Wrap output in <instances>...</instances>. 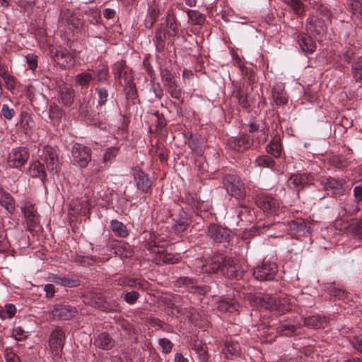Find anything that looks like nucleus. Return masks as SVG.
Instances as JSON below:
<instances>
[{
    "instance_id": "31",
    "label": "nucleus",
    "mask_w": 362,
    "mask_h": 362,
    "mask_svg": "<svg viewBox=\"0 0 362 362\" xmlns=\"http://www.w3.org/2000/svg\"><path fill=\"white\" fill-rule=\"evenodd\" d=\"M192 349L196 351L202 361H204L208 359V347L206 343H204L199 339H196L193 341Z\"/></svg>"
},
{
    "instance_id": "54",
    "label": "nucleus",
    "mask_w": 362,
    "mask_h": 362,
    "mask_svg": "<svg viewBox=\"0 0 362 362\" xmlns=\"http://www.w3.org/2000/svg\"><path fill=\"white\" fill-rule=\"evenodd\" d=\"M60 98L65 105H69L74 98V93L69 89H64L61 91Z\"/></svg>"
},
{
    "instance_id": "26",
    "label": "nucleus",
    "mask_w": 362,
    "mask_h": 362,
    "mask_svg": "<svg viewBox=\"0 0 362 362\" xmlns=\"http://www.w3.org/2000/svg\"><path fill=\"white\" fill-rule=\"evenodd\" d=\"M272 99L276 105H284L287 103L288 98L284 91V87L281 83H276L272 89Z\"/></svg>"
},
{
    "instance_id": "24",
    "label": "nucleus",
    "mask_w": 362,
    "mask_h": 362,
    "mask_svg": "<svg viewBox=\"0 0 362 362\" xmlns=\"http://www.w3.org/2000/svg\"><path fill=\"white\" fill-rule=\"evenodd\" d=\"M83 301L91 306L102 308L105 303V298L100 292L90 291L83 296Z\"/></svg>"
},
{
    "instance_id": "47",
    "label": "nucleus",
    "mask_w": 362,
    "mask_h": 362,
    "mask_svg": "<svg viewBox=\"0 0 362 362\" xmlns=\"http://www.w3.org/2000/svg\"><path fill=\"white\" fill-rule=\"evenodd\" d=\"M255 163L257 166L264 168H272L275 164L274 160L267 156H261L257 157Z\"/></svg>"
},
{
    "instance_id": "23",
    "label": "nucleus",
    "mask_w": 362,
    "mask_h": 362,
    "mask_svg": "<svg viewBox=\"0 0 362 362\" xmlns=\"http://www.w3.org/2000/svg\"><path fill=\"white\" fill-rule=\"evenodd\" d=\"M298 42L300 49L304 52L313 53L316 49V43L309 35H298Z\"/></svg>"
},
{
    "instance_id": "51",
    "label": "nucleus",
    "mask_w": 362,
    "mask_h": 362,
    "mask_svg": "<svg viewBox=\"0 0 362 362\" xmlns=\"http://www.w3.org/2000/svg\"><path fill=\"white\" fill-rule=\"evenodd\" d=\"M189 147L194 151L198 155H202L204 152L202 142L197 139L191 137L190 140L189 141Z\"/></svg>"
},
{
    "instance_id": "49",
    "label": "nucleus",
    "mask_w": 362,
    "mask_h": 362,
    "mask_svg": "<svg viewBox=\"0 0 362 362\" xmlns=\"http://www.w3.org/2000/svg\"><path fill=\"white\" fill-rule=\"evenodd\" d=\"M54 281L64 286L74 287L78 285L76 279H69L66 276L56 277Z\"/></svg>"
},
{
    "instance_id": "5",
    "label": "nucleus",
    "mask_w": 362,
    "mask_h": 362,
    "mask_svg": "<svg viewBox=\"0 0 362 362\" xmlns=\"http://www.w3.org/2000/svg\"><path fill=\"white\" fill-rule=\"evenodd\" d=\"M71 155L73 163L81 168H86L91 160V149L82 144H74Z\"/></svg>"
},
{
    "instance_id": "6",
    "label": "nucleus",
    "mask_w": 362,
    "mask_h": 362,
    "mask_svg": "<svg viewBox=\"0 0 362 362\" xmlns=\"http://www.w3.org/2000/svg\"><path fill=\"white\" fill-rule=\"evenodd\" d=\"M277 273V266L274 262H263L254 269L253 275L259 281H270L274 279Z\"/></svg>"
},
{
    "instance_id": "28",
    "label": "nucleus",
    "mask_w": 362,
    "mask_h": 362,
    "mask_svg": "<svg viewBox=\"0 0 362 362\" xmlns=\"http://www.w3.org/2000/svg\"><path fill=\"white\" fill-rule=\"evenodd\" d=\"M0 204L9 214H13L15 210V202L13 197L6 192L0 188Z\"/></svg>"
},
{
    "instance_id": "7",
    "label": "nucleus",
    "mask_w": 362,
    "mask_h": 362,
    "mask_svg": "<svg viewBox=\"0 0 362 362\" xmlns=\"http://www.w3.org/2000/svg\"><path fill=\"white\" fill-rule=\"evenodd\" d=\"M226 191L238 199H243L246 195L244 184L234 175L228 176L224 183Z\"/></svg>"
},
{
    "instance_id": "58",
    "label": "nucleus",
    "mask_w": 362,
    "mask_h": 362,
    "mask_svg": "<svg viewBox=\"0 0 362 362\" xmlns=\"http://www.w3.org/2000/svg\"><path fill=\"white\" fill-rule=\"evenodd\" d=\"M107 74V70L106 68H102L94 72V76L93 78V81H95L96 83L101 82L106 79V76Z\"/></svg>"
},
{
    "instance_id": "11",
    "label": "nucleus",
    "mask_w": 362,
    "mask_h": 362,
    "mask_svg": "<svg viewBox=\"0 0 362 362\" xmlns=\"http://www.w3.org/2000/svg\"><path fill=\"white\" fill-rule=\"evenodd\" d=\"M59 23L60 26H67L73 32H78L81 25L80 18L69 9H64L62 11Z\"/></svg>"
},
{
    "instance_id": "63",
    "label": "nucleus",
    "mask_w": 362,
    "mask_h": 362,
    "mask_svg": "<svg viewBox=\"0 0 362 362\" xmlns=\"http://www.w3.org/2000/svg\"><path fill=\"white\" fill-rule=\"evenodd\" d=\"M2 78L4 81L6 88L8 90H11L15 88L16 82L14 78L11 74L8 73L4 77H2Z\"/></svg>"
},
{
    "instance_id": "30",
    "label": "nucleus",
    "mask_w": 362,
    "mask_h": 362,
    "mask_svg": "<svg viewBox=\"0 0 362 362\" xmlns=\"http://www.w3.org/2000/svg\"><path fill=\"white\" fill-rule=\"evenodd\" d=\"M344 181L329 177L324 182L326 189H330L334 194H341L344 192Z\"/></svg>"
},
{
    "instance_id": "1",
    "label": "nucleus",
    "mask_w": 362,
    "mask_h": 362,
    "mask_svg": "<svg viewBox=\"0 0 362 362\" xmlns=\"http://www.w3.org/2000/svg\"><path fill=\"white\" fill-rule=\"evenodd\" d=\"M238 264L233 259L224 257L218 254L215 255L202 266V271L206 273H217L228 278H235L238 276Z\"/></svg>"
},
{
    "instance_id": "9",
    "label": "nucleus",
    "mask_w": 362,
    "mask_h": 362,
    "mask_svg": "<svg viewBox=\"0 0 362 362\" xmlns=\"http://www.w3.org/2000/svg\"><path fill=\"white\" fill-rule=\"evenodd\" d=\"M42 160L46 163L47 170L53 175L59 171V159L56 150L51 146H46L41 155Z\"/></svg>"
},
{
    "instance_id": "56",
    "label": "nucleus",
    "mask_w": 362,
    "mask_h": 362,
    "mask_svg": "<svg viewBox=\"0 0 362 362\" xmlns=\"http://www.w3.org/2000/svg\"><path fill=\"white\" fill-rule=\"evenodd\" d=\"M127 70L124 62H117L114 64V74L115 78L118 80L122 76L124 72Z\"/></svg>"
},
{
    "instance_id": "61",
    "label": "nucleus",
    "mask_w": 362,
    "mask_h": 362,
    "mask_svg": "<svg viewBox=\"0 0 362 362\" xmlns=\"http://www.w3.org/2000/svg\"><path fill=\"white\" fill-rule=\"evenodd\" d=\"M139 297V293L137 291H133L127 292L124 296V300L130 305L134 304Z\"/></svg>"
},
{
    "instance_id": "18",
    "label": "nucleus",
    "mask_w": 362,
    "mask_h": 362,
    "mask_svg": "<svg viewBox=\"0 0 362 362\" xmlns=\"http://www.w3.org/2000/svg\"><path fill=\"white\" fill-rule=\"evenodd\" d=\"M22 211L24 213L27 226L29 230H32L39 223L40 218L35 208L32 204H26Z\"/></svg>"
},
{
    "instance_id": "20",
    "label": "nucleus",
    "mask_w": 362,
    "mask_h": 362,
    "mask_svg": "<svg viewBox=\"0 0 362 362\" xmlns=\"http://www.w3.org/2000/svg\"><path fill=\"white\" fill-rule=\"evenodd\" d=\"M208 235L216 242L227 241L229 238V231L216 224L210 225L208 228Z\"/></svg>"
},
{
    "instance_id": "43",
    "label": "nucleus",
    "mask_w": 362,
    "mask_h": 362,
    "mask_svg": "<svg viewBox=\"0 0 362 362\" xmlns=\"http://www.w3.org/2000/svg\"><path fill=\"white\" fill-rule=\"evenodd\" d=\"M134 78L130 71L128 69L122 74V76L118 79L119 83L125 88H132Z\"/></svg>"
},
{
    "instance_id": "3",
    "label": "nucleus",
    "mask_w": 362,
    "mask_h": 362,
    "mask_svg": "<svg viewBox=\"0 0 362 362\" xmlns=\"http://www.w3.org/2000/svg\"><path fill=\"white\" fill-rule=\"evenodd\" d=\"M64 342V331L60 327L54 329L49 339V349L54 361H57L61 358Z\"/></svg>"
},
{
    "instance_id": "29",
    "label": "nucleus",
    "mask_w": 362,
    "mask_h": 362,
    "mask_svg": "<svg viewBox=\"0 0 362 362\" xmlns=\"http://www.w3.org/2000/svg\"><path fill=\"white\" fill-rule=\"evenodd\" d=\"M240 308V305L233 299H223L218 303V309L223 313H233L238 312Z\"/></svg>"
},
{
    "instance_id": "8",
    "label": "nucleus",
    "mask_w": 362,
    "mask_h": 362,
    "mask_svg": "<svg viewBox=\"0 0 362 362\" xmlns=\"http://www.w3.org/2000/svg\"><path fill=\"white\" fill-rule=\"evenodd\" d=\"M313 180V176L309 173L294 174L288 179L287 186L290 189L298 192L306 185L312 184Z\"/></svg>"
},
{
    "instance_id": "41",
    "label": "nucleus",
    "mask_w": 362,
    "mask_h": 362,
    "mask_svg": "<svg viewBox=\"0 0 362 362\" xmlns=\"http://www.w3.org/2000/svg\"><path fill=\"white\" fill-rule=\"evenodd\" d=\"M16 313V308L13 304H6L4 308L0 309V317L3 320L11 319Z\"/></svg>"
},
{
    "instance_id": "27",
    "label": "nucleus",
    "mask_w": 362,
    "mask_h": 362,
    "mask_svg": "<svg viewBox=\"0 0 362 362\" xmlns=\"http://www.w3.org/2000/svg\"><path fill=\"white\" fill-rule=\"evenodd\" d=\"M223 353L228 357H237L240 353V346L239 343L232 339H226L224 342Z\"/></svg>"
},
{
    "instance_id": "15",
    "label": "nucleus",
    "mask_w": 362,
    "mask_h": 362,
    "mask_svg": "<svg viewBox=\"0 0 362 362\" xmlns=\"http://www.w3.org/2000/svg\"><path fill=\"white\" fill-rule=\"evenodd\" d=\"M174 286L177 288H185L191 293L204 295L208 291L207 286H197L191 279L180 277L174 283Z\"/></svg>"
},
{
    "instance_id": "4",
    "label": "nucleus",
    "mask_w": 362,
    "mask_h": 362,
    "mask_svg": "<svg viewBox=\"0 0 362 362\" xmlns=\"http://www.w3.org/2000/svg\"><path fill=\"white\" fill-rule=\"evenodd\" d=\"M165 28L160 25L156 31V38L158 43H163L167 36L174 37L177 34L178 29L175 16L168 13L166 16Z\"/></svg>"
},
{
    "instance_id": "35",
    "label": "nucleus",
    "mask_w": 362,
    "mask_h": 362,
    "mask_svg": "<svg viewBox=\"0 0 362 362\" xmlns=\"http://www.w3.org/2000/svg\"><path fill=\"white\" fill-rule=\"evenodd\" d=\"M267 151L275 158L280 157L282 151V146L279 138L274 137L267 146Z\"/></svg>"
},
{
    "instance_id": "10",
    "label": "nucleus",
    "mask_w": 362,
    "mask_h": 362,
    "mask_svg": "<svg viewBox=\"0 0 362 362\" xmlns=\"http://www.w3.org/2000/svg\"><path fill=\"white\" fill-rule=\"evenodd\" d=\"M256 203L258 207L267 215H275L279 209V200L268 195H259Z\"/></svg>"
},
{
    "instance_id": "44",
    "label": "nucleus",
    "mask_w": 362,
    "mask_h": 362,
    "mask_svg": "<svg viewBox=\"0 0 362 362\" xmlns=\"http://www.w3.org/2000/svg\"><path fill=\"white\" fill-rule=\"evenodd\" d=\"M182 214H184V216H182L179 220L176 221V223L173 226L175 230L178 233L185 231L189 224V221L187 214L185 212H182Z\"/></svg>"
},
{
    "instance_id": "62",
    "label": "nucleus",
    "mask_w": 362,
    "mask_h": 362,
    "mask_svg": "<svg viewBox=\"0 0 362 362\" xmlns=\"http://www.w3.org/2000/svg\"><path fill=\"white\" fill-rule=\"evenodd\" d=\"M1 112L4 117L8 120L11 119L15 114L14 110L6 104L2 105Z\"/></svg>"
},
{
    "instance_id": "19",
    "label": "nucleus",
    "mask_w": 362,
    "mask_h": 362,
    "mask_svg": "<svg viewBox=\"0 0 362 362\" xmlns=\"http://www.w3.org/2000/svg\"><path fill=\"white\" fill-rule=\"evenodd\" d=\"M288 227L292 235H304L306 233H309L310 231L308 222L300 218H298L289 221L288 223Z\"/></svg>"
},
{
    "instance_id": "12",
    "label": "nucleus",
    "mask_w": 362,
    "mask_h": 362,
    "mask_svg": "<svg viewBox=\"0 0 362 362\" xmlns=\"http://www.w3.org/2000/svg\"><path fill=\"white\" fill-rule=\"evenodd\" d=\"M77 313L75 307L69 305H55L50 311V315L53 320H69L74 317Z\"/></svg>"
},
{
    "instance_id": "22",
    "label": "nucleus",
    "mask_w": 362,
    "mask_h": 362,
    "mask_svg": "<svg viewBox=\"0 0 362 362\" xmlns=\"http://www.w3.org/2000/svg\"><path fill=\"white\" fill-rule=\"evenodd\" d=\"M54 57L56 62L61 66L70 67L74 64V57L66 49L57 50Z\"/></svg>"
},
{
    "instance_id": "55",
    "label": "nucleus",
    "mask_w": 362,
    "mask_h": 362,
    "mask_svg": "<svg viewBox=\"0 0 362 362\" xmlns=\"http://www.w3.org/2000/svg\"><path fill=\"white\" fill-rule=\"evenodd\" d=\"M118 153V148L115 147H111L106 150L104 156L103 160L105 163H111Z\"/></svg>"
},
{
    "instance_id": "57",
    "label": "nucleus",
    "mask_w": 362,
    "mask_h": 362,
    "mask_svg": "<svg viewBox=\"0 0 362 362\" xmlns=\"http://www.w3.org/2000/svg\"><path fill=\"white\" fill-rule=\"evenodd\" d=\"M21 127L24 129L26 134H28L29 131L34 126V121L32 119V118L29 116H25L23 117L21 122Z\"/></svg>"
},
{
    "instance_id": "37",
    "label": "nucleus",
    "mask_w": 362,
    "mask_h": 362,
    "mask_svg": "<svg viewBox=\"0 0 362 362\" xmlns=\"http://www.w3.org/2000/svg\"><path fill=\"white\" fill-rule=\"evenodd\" d=\"M93 76L90 73L83 72L75 76V82L77 86L82 88H87L90 81H93Z\"/></svg>"
},
{
    "instance_id": "48",
    "label": "nucleus",
    "mask_w": 362,
    "mask_h": 362,
    "mask_svg": "<svg viewBox=\"0 0 362 362\" xmlns=\"http://www.w3.org/2000/svg\"><path fill=\"white\" fill-rule=\"evenodd\" d=\"M332 161L337 168L341 169L347 168L351 163L350 159L343 156H337L333 157Z\"/></svg>"
},
{
    "instance_id": "39",
    "label": "nucleus",
    "mask_w": 362,
    "mask_h": 362,
    "mask_svg": "<svg viewBox=\"0 0 362 362\" xmlns=\"http://www.w3.org/2000/svg\"><path fill=\"white\" fill-rule=\"evenodd\" d=\"M112 230L118 236L126 238L129 235L127 227L117 220H112L110 222Z\"/></svg>"
},
{
    "instance_id": "45",
    "label": "nucleus",
    "mask_w": 362,
    "mask_h": 362,
    "mask_svg": "<svg viewBox=\"0 0 362 362\" xmlns=\"http://www.w3.org/2000/svg\"><path fill=\"white\" fill-rule=\"evenodd\" d=\"M168 89L171 96L174 98H179L181 94L180 89L173 78L170 76L168 78Z\"/></svg>"
},
{
    "instance_id": "59",
    "label": "nucleus",
    "mask_w": 362,
    "mask_h": 362,
    "mask_svg": "<svg viewBox=\"0 0 362 362\" xmlns=\"http://www.w3.org/2000/svg\"><path fill=\"white\" fill-rule=\"evenodd\" d=\"M158 344L161 346L162 350L164 353L168 354L172 351L173 345L169 339L166 338L160 339L158 341Z\"/></svg>"
},
{
    "instance_id": "25",
    "label": "nucleus",
    "mask_w": 362,
    "mask_h": 362,
    "mask_svg": "<svg viewBox=\"0 0 362 362\" xmlns=\"http://www.w3.org/2000/svg\"><path fill=\"white\" fill-rule=\"evenodd\" d=\"M160 6L157 4V0H153L152 4L148 6L145 23L146 27L151 28L156 22L160 13Z\"/></svg>"
},
{
    "instance_id": "17",
    "label": "nucleus",
    "mask_w": 362,
    "mask_h": 362,
    "mask_svg": "<svg viewBox=\"0 0 362 362\" xmlns=\"http://www.w3.org/2000/svg\"><path fill=\"white\" fill-rule=\"evenodd\" d=\"M255 300L260 307L264 309L278 310L279 312L289 309L288 308L281 309L277 303L276 298L269 294L259 293L255 296Z\"/></svg>"
},
{
    "instance_id": "16",
    "label": "nucleus",
    "mask_w": 362,
    "mask_h": 362,
    "mask_svg": "<svg viewBox=\"0 0 362 362\" xmlns=\"http://www.w3.org/2000/svg\"><path fill=\"white\" fill-rule=\"evenodd\" d=\"M133 175L137 189L143 193L148 192L152 185L148 175L140 168L135 169Z\"/></svg>"
},
{
    "instance_id": "64",
    "label": "nucleus",
    "mask_w": 362,
    "mask_h": 362,
    "mask_svg": "<svg viewBox=\"0 0 362 362\" xmlns=\"http://www.w3.org/2000/svg\"><path fill=\"white\" fill-rule=\"evenodd\" d=\"M4 356L6 362H20L19 357L11 350H6Z\"/></svg>"
},
{
    "instance_id": "2",
    "label": "nucleus",
    "mask_w": 362,
    "mask_h": 362,
    "mask_svg": "<svg viewBox=\"0 0 362 362\" xmlns=\"http://www.w3.org/2000/svg\"><path fill=\"white\" fill-rule=\"evenodd\" d=\"M148 250L153 255V261L157 264H175L182 258L180 254L168 252V249L163 244L155 242L148 244Z\"/></svg>"
},
{
    "instance_id": "21",
    "label": "nucleus",
    "mask_w": 362,
    "mask_h": 362,
    "mask_svg": "<svg viewBox=\"0 0 362 362\" xmlns=\"http://www.w3.org/2000/svg\"><path fill=\"white\" fill-rule=\"evenodd\" d=\"M250 146V142L247 136L232 137L227 142L228 148L237 152L243 151Z\"/></svg>"
},
{
    "instance_id": "46",
    "label": "nucleus",
    "mask_w": 362,
    "mask_h": 362,
    "mask_svg": "<svg viewBox=\"0 0 362 362\" xmlns=\"http://www.w3.org/2000/svg\"><path fill=\"white\" fill-rule=\"evenodd\" d=\"M349 230L356 238L362 239V220L354 221L349 226Z\"/></svg>"
},
{
    "instance_id": "52",
    "label": "nucleus",
    "mask_w": 362,
    "mask_h": 362,
    "mask_svg": "<svg viewBox=\"0 0 362 362\" xmlns=\"http://www.w3.org/2000/svg\"><path fill=\"white\" fill-rule=\"evenodd\" d=\"M26 63L30 69L35 71L38 65V57L34 53H30L25 56Z\"/></svg>"
},
{
    "instance_id": "60",
    "label": "nucleus",
    "mask_w": 362,
    "mask_h": 362,
    "mask_svg": "<svg viewBox=\"0 0 362 362\" xmlns=\"http://www.w3.org/2000/svg\"><path fill=\"white\" fill-rule=\"evenodd\" d=\"M281 332L284 335L291 336L296 333V327L293 325L284 324L281 326Z\"/></svg>"
},
{
    "instance_id": "34",
    "label": "nucleus",
    "mask_w": 362,
    "mask_h": 362,
    "mask_svg": "<svg viewBox=\"0 0 362 362\" xmlns=\"http://www.w3.org/2000/svg\"><path fill=\"white\" fill-rule=\"evenodd\" d=\"M351 75L356 83L362 85V56L352 64Z\"/></svg>"
},
{
    "instance_id": "38",
    "label": "nucleus",
    "mask_w": 362,
    "mask_h": 362,
    "mask_svg": "<svg viewBox=\"0 0 362 362\" xmlns=\"http://www.w3.org/2000/svg\"><path fill=\"white\" fill-rule=\"evenodd\" d=\"M349 6L353 17L362 21V1L361 0H349Z\"/></svg>"
},
{
    "instance_id": "53",
    "label": "nucleus",
    "mask_w": 362,
    "mask_h": 362,
    "mask_svg": "<svg viewBox=\"0 0 362 362\" xmlns=\"http://www.w3.org/2000/svg\"><path fill=\"white\" fill-rule=\"evenodd\" d=\"M237 98H238L239 104L243 108L249 107L251 105V104L253 103V99L251 96H250L248 95H244L240 92L238 93Z\"/></svg>"
},
{
    "instance_id": "42",
    "label": "nucleus",
    "mask_w": 362,
    "mask_h": 362,
    "mask_svg": "<svg viewBox=\"0 0 362 362\" xmlns=\"http://www.w3.org/2000/svg\"><path fill=\"white\" fill-rule=\"evenodd\" d=\"M285 4L289 6L295 13L303 15L305 13L304 4L300 0H282Z\"/></svg>"
},
{
    "instance_id": "50",
    "label": "nucleus",
    "mask_w": 362,
    "mask_h": 362,
    "mask_svg": "<svg viewBox=\"0 0 362 362\" xmlns=\"http://www.w3.org/2000/svg\"><path fill=\"white\" fill-rule=\"evenodd\" d=\"M187 15H188L189 18L194 24H197V25H201L205 21L204 16L202 13H200L199 12H198L197 11L189 10L187 12Z\"/></svg>"
},
{
    "instance_id": "36",
    "label": "nucleus",
    "mask_w": 362,
    "mask_h": 362,
    "mask_svg": "<svg viewBox=\"0 0 362 362\" xmlns=\"http://www.w3.org/2000/svg\"><path fill=\"white\" fill-rule=\"evenodd\" d=\"M29 173L32 177L45 178V172L44 165L38 160L34 161L30 164Z\"/></svg>"
},
{
    "instance_id": "40",
    "label": "nucleus",
    "mask_w": 362,
    "mask_h": 362,
    "mask_svg": "<svg viewBox=\"0 0 362 362\" xmlns=\"http://www.w3.org/2000/svg\"><path fill=\"white\" fill-rule=\"evenodd\" d=\"M64 113L59 107L51 104L49 109V117L54 124H58Z\"/></svg>"
},
{
    "instance_id": "14",
    "label": "nucleus",
    "mask_w": 362,
    "mask_h": 362,
    "mask_svg": "<svg viewBox=\"0 0 362 362\" xmlns=\"http://www.w3.org/2000/svg\"><path fill=\"white\" fill-rule=\"evenodd\" d=\"M306 30L315 37L323 35L326 32L325 22L315 16H310L306 22Z\"/></svg>"
},
{
    "instance_id": "32",
    "label": "nucleus",
    "mask_w": 362,
    "mask_h": 362,
    "mask_svg": "<svg viewBox=\"0 0 362 362\" xmlns=\"http://www.w3.org/2000/svg\"><path fill=\"white\" fill-rule=\"evenodd\" d=\"M94 344L95 346L105 350H108L113 346V341L109 334L106 333L98 334L95 339Z\"/></svg>"
},
{
    "instance_id": "13",
    "label": "nucleus",
    "mask_w": 362,
    "mask_h": 362,
    "mask_svg": "<svg viewBox=\"0 0 362 362\" xmlns=\"http://www.w3.org/2000/svg\"><path fill=\"white\" fill-rule=\"evenodd\" d=\"M29 158L28 152L23 148H13L8 154V165L11 168H19L23 165Z\"/></svg>"
},
{
    "instance_id": "33",
    "label": "nucleus",
    "mask_w": 362,
    "mask_h": 362,
    "mask_svg": "<svg viewBox=\"0 0 362 362\" xmlns=\"http://www.w3.org/2000/svg\"><path fill=\"white\" fill-rule=\"evenodd\" d=\"M326 324V319L318 315L310 316L304 320V325L313 329L324 327Z\"/></svg>"
}]
</instances>
